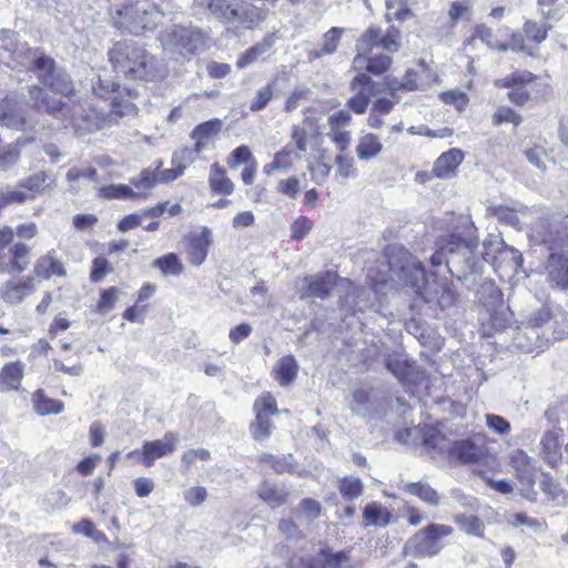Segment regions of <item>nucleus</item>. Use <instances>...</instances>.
I'll return each instance as SVG.
<instances>
[{
  "label": "nucleus",
  "instance_id": "f704fd0d",
  "mask_svg": "<svg viewBox=\"0 0 568 568\" xmlns=\"http://www.w3.org/2000/svg\"><path fill=\"white\" fill-rule=\"evenodd\" d=\"M540 226L542 231L539 233L542 243L552 246L560 245L566 236L565 230L558 221H541Z\"/></svg>",
  "mask_w": 568,
  "mask_h": 568
},
{
  "label": "nucleus",
  "instance_id": "79ce46f5",
  "mask_svg": "<svg viewBox=\"0 0 568 568\" xmlns=\"http://www.w3.org/2000/svg\"><path fill=\"white\" fill-rule=\"evenodd\" d=\"M416 438H419L422 440V444L426 447L434 449L444 448V446L442 445L444 436L436 427L432 425H424L422 427H417Z\"/></svg>",
  "mask_w": 568,
  "mask_h": 568
},
{
  "label": "nucleus",
  "instance_id": "ddd939ff",
  "mask_svg": "<svg viewBox=\"0 0 568 568\" xmlns=\"http://www.w3.org/2000/svg\"><path fill=\"white\" fill-rule=\"evenodd\" d=\"M179 435L166 432L162 439L144 442L142 446V464L150 468L156 459L172 455L179 444Z\"/></svg>",
  "mask_w": 568,
  "mask_h": 568
},
{
  "label": "nucleus",
  "instance_id": "0e129e2a",
  "mask_svg": "<svg viewBox=\"0 0 568 568\" xmlns=\"http://www.w3.org/2000/svg\"><path fill=\"white\" fill-rule=\"evenodd\" d=\"M251 427L255 439L267 438L272 433V423L265 415H255V422Z\"/></svg>",
  "mask_w": 568,
  "mask_h": 568
},
{
  "label": "nucleus",
  "instance_id": "c03bdc74",
  "mask_svg": "<svg viewBox=\"0 0 568 568\" xmlns=\"http://www.w3.org/2000/svg\"><path fill=\"white\" fill-rule=\"evenodd\" d=\"M261 462L270 464L276 474L295 471L296 465L292 462V456L278 457L272 454H263L260 458Z\"/></svg>",
  "mask_w": 568,
  "mask_h": 568
},
{
  "label": "nucleus",
  "instance_id": "e2e57ef3",
  "mask_svg": "<svg viewBox=\"0 0 568 568\" xmlns=\"http://www.w3.org/2000/svg\"><path fill=\"white\" fill-rule=\"evenodd\" d=\"M20 152L14 145L0 148V171H7L18 162Z\"/></svg>",
  "mask_w": 568,
  "mask_h": 568
},
{
  "label": "nucleus",
  "instance_id": "58836bf2",
  "mask_svg": "<svg viewBox=\"0 0 568 568\" xmlns=\"http://www.w3.org/2000/svg\"><path fill=\"white\" fill-rule=\"evenodd\" d=\"M52 183L53 180L44 171H39L20 180L19 186L34 193H43Z\"/></svg>",
  "mask_w": 568,
  "mask_h": 568
},
{
  "label": "nucleus",
  "instance_id": "e433bc0d",
  "mask_svg": "<svg viewBox=\"0 0 568 568\" xmlns=\"http://www.w3.org/2000/svg\"><path fill=\"white\" fill-rule=\"evenodd\" d=\"M258 496L272 508H276L286 503L287 491L270 483H263L258 487Z\"/></svg>",
  "mask_w": 568,
  "mask_h": 568
},
{
  "label": "nucleus",
  "instance_id": "a19ab883",
  "mask_svg": "<svg viewBox=\"0 0 568 568\" xmlns=\"http://www.w3.org/2000/svg\"><path fill=\"white\" fill-rule=\"evenodd\" d=\"M34 408L38 414L45 416L61 413L64 409V404L61 400L45 397L42 390H37L34 393Z\"/></svg>",
  "mask_w": 568,
  "mask_h": 568
},
{
  "label": "nucleus",
  "instance_id": "864d4df0",
  "mask_svg": "<svg viewBox=\"0 0 568 568\" xmlns=\"http://www.w3.org/2000/svg\"><path fill=\"white\" fill-rule=\"evenodd\" d=\"M253 162H256L250 148L246 145H240L235 148L229 159L227 164L231 169H235L241 164H251Z\"/></svg>",
  "mask_w": 568,
  "mask_h": 568
},
{
  "label": "nucleus",
  "instance_id": "4c0bfd02",
  "mask_svg": "<svg viewBox=\"0 0 568 568\" xmlns=\"http://www.w3.org/2000/svg\"><path fill=\"white\" fill-rule=\"evenodd\" d=\"M363 517L366 520L367 525L381 526L384 527L388 525L390 514L381 504L371 503L367 504L363 510Z\"/></svg>",
  "mask_w": 568,
  "mask_h": 568
},
{
  "label": "nucleus",
  "instance_id": "0eeeda50",
  "mask_svg": "<svg viewBox=\"0 0 568 568\" xmlns=\"http://www.w3.org/2000/svg\"><path fill=\"white\" fill-rule=\"evenodd\" d=\"M33 69L40 82L51 91L61 95H68L73 91L70 75L64 70L57 68L54 60L50 57L36 55Z\"/></svg>",
  "mask_w": 568,
  "mask_h": 568
},
{
  "label": "nucleus",
  "instance_id": "bb28decb",
  "mask_svg": "<svg viewBox=\"0 0 568 568\" xmlns=\"http://www.w3.org/2000/svg\"><path fill=\"white\" fill-rule=\"evenodd\" d=\"M298 371L295 357H281L273 366L272 374L281 386L293 383Z\"/></svg>",
  "mask_w": 568,
  "mask_h": 568
},
{
  "label": "nucleus",
  "instance_id": "de8ad7c7",
  "mask_svg": "<svg viewBox=\"0 0 568 568\" xmlns=\"http://www.w3.org/2000/svg\"><path fill=\"white\" fill-rule=\"evenodd\" d=\"M100 196L104 199L126 200L138 197L139 194L134 192L129 185L113 184L100 190Z\"/></svg>",
  "mask_w": 568,
  "mask_h": 568
},
{
  "label": "nucleus",
  "instance_id": "4468645a",
  "mask_svg": "<svg viewBox=\"0 0 568 568\" xmlns=\"http://www.w3.org/2000/svg\"><path fill=\"white\" fill-rule=\"evenodd\" d=\"M546 276L549 285L559 291H568V256L551 253L546 262Z\"/></svg>",
  "mask_w": 568,
  "mask_h": 568
},
{
  "label": "nucleus",
  "instance_id": "f8f14e48",
  "mask_svg": "<svg viewBox=\"0 0 568 568\" xmlns=\"http://www.w3.org/2000/svg\"><path fill=\"white\" fill-rule=\"evenodd\" d=\"M337 274L326 271L315 275L305 276L297 288L301 298H325L329 295L336 283Z\"/></svg>",
  "mask_w": 568,
  "mask_h": 568
},
{
  "label": "nucleus",
  "instance_id": "393cba45",
  "mask_svg": "<svg viewBox=\"0 0 568 568\" xmlns=\"http://www.w3.org/2000/svg\"><path fill=\"white\" fill-rule=\"evenodd\" d=\"M560 437H561V430L560 429H551L544 434L540 446L541 450L540 454L542 458L550 465H555L558 463L561 458V450H560Z\"/></svg>",
  "mask_w": 568,
  "mask_h": 568
},
{
  "label": "nucleus",
  "instance_id": "412c9836",
  "mask_svg": "<svg viewBox=\"0 0 568 568\" xmlns=\"http://www.w3.org/2000/svg\"><path fill=\"white\" fill-rule=\"evenodd\" d=\"M210 235V230L207 227H203L200 234L192 235L190 237L186 255L187 261L191 264L200 266L206 260L211 243Z\"/></svg>",
  "mask_w": 568,
  "mask_h": 568
},
{
  "label": "nucleus",
  "instance_id": "dca6fc26",
  "mask_svg": "<svg viewBox=\"0 0 568 568\" xmlns=\"http://www.w3.org/2000/svg\"><path fill=\"white\" fill-rule=\"evenodd\" d=\"M0 123L10 129L26 130L29 125L24 116V105L16 99H4L0 102Z\"/></svg>",
  "mask_w": 568,
  "mask_h": 568
},
{
  "label": "nucleus",
  "instance_id": "4be33fe9",
  "mask_svg": "<svg viewBox=\"0 0 568 568\" xmlns=\"http://www.w3.org/2000/svg\"><path fill=\"white\" fill-rule=\"evenodd\" d=\"M464 160V153L458 149L444 152L434 163V174L438 179H450L457 172Z\"/></svg>",
  "mask_w": 568,
  "mask_h": 568
},
{
  "label": "nucleus",
  "instance_id": "a878e982",
  "mask_svg": "<svg viewBox=\"0 0 568 568\" xmlns=\"http://www.w3.org/2000/svg\"><path fill=\"white\" fill-rule=\"evenodd\" d=\"M372 387L367 384L355 387L351 396L346 398L352 413L358 416H365L369 413Z\"/></svg>",
  "mask_w": 568,
  "mask_h": 568
},
{
  "label": "nucleus",
  "instance_id": "680f3d73",
  "mask_svg": "<svg viewBox=\"0 0 568 568\" xmlns=\"http://www.w3.org/2000/svg\"><path fill=\"white\" fill-rule=\"evenodd\" d=\"M254 412L255 415H276L277 414V406L275 398L270 395H263L255 399L254 403Z\"/></svg>",
  "mask_w": 568,
  "mask_h": 568
},
{
  "label": "nucleus",
  "instance_id": "4d7b16f0",
  "mask_svg": "<svg viewBox=\"0 0 568 568\" xmlns=\"http://www.w3.org/2000/svg\"><path fill=\"white\" fill-rule=\"evenodd\" d=\"M343 32V28L333 27L323 36L322 52L324 54L331 55L337 50Z\"/></svg>",
  "mask_w": 568,
  "mask_h": 568
},
{
  "label": "nucleus",
  "instance_id": "f3484780",
  "mask_svg": "<svg viewBox=\"0 0 568 568\" xmlns=\"http://www.w3.org/2000/svg\"><path fill=\"white\" fill-rule=\"evenodd\" d=\"M34 290L32 276H23L19 281H8L0 288V296L8 304H19Z\"/></svg>",
  "mask_w": 568,
  "mask_h": 568
},
{
  "label": "nucleus",
  "instance_id": "7ed1b4c3",
  "mask_svg": "<svg viewBox=\"0 0 568 568\" xmlns=\"http://www.w3.org/2000/svg\"><path fill=\"white\" fill-rule=\"evenodd\" d=\"M112 14L114 27L133 36L154 30L160 23L163 13L149 0H126Z\"/></svg>",
  "mask_w": 568,
  "mask_h": 568
},
{
  "label": "nucleus",
  "instance_id": "473e14b6",
  "mask_svg": "<svg viewBox=\"0 0 568 568\" xmlns=\"http://www.w3.org/2000/svg\"><path fill=\"white\" fill-rule=\"evenodd\" d=\"M402 489L430 506L439 505V495L426 483H403Z\"/></svg>",
  "mask_w": 568,
  "mask_h": 568
},
{
  "label": "nucleus",
  "instance_id": "bf43d9fd",
  "mask_svg": "<svg viewBox=\"0 0 568 568\" xmlns=\"http://www.w3.org/2000/svg\"><path fill=\"white\" fill-rule=\"evenodd\" d=\"M548 28L546 24H539L536 21L528 20L524 24V32L528 40L536 43L542 42L547 38Z\"/></svg>",
  "mask_w": 568,
  "mask_h": 568
},
{
  "label": "nucleus",
  "instance_id": "a18cd8bd",
  "mask_svg": "<svg viewBox=\"0 0 568 568\" xmlns=\"http://www.w3.org/2000/svg\"><path fill=\"white\" fill-rule=\"evenodd\" d=\"M489 215L495 216L499 222L518 227L520 221L515 210L504 205H490L487 207Z\"/></svg>",
  "mask_w": 568,
  "mask_h": 568
},
{
  "label": "nucleus",
  "instance_id": "ea45409f",
  "mask_svg": "<svg viewBox=\"0 0 568 568\" xmlns=\"http://www.w3.org/2000/svg\"><path fill=\"white\" fill-rule=\"evenodd\" d=\"M207 8L219 20L230 23L239 19V9L232 8L226 0H209Z\"/></svg>",
  "mask_w": 568,
  "mask_h": 568
},
{
  "label": "nucleus",
  "instance_id": "c756f323",
  "mask_svg": "<svg viewBox=\"0 0 568 568\" xmlns=\"http://www.w3.org/2000/svg\"><path fill=\"white\" fill-rule=\"evenodd\" d=\"M301 159V155L294 152L291 144H286L282 150L274 154V159L271 163L263 166V173L272 175L274 171H287L293 166L292 156Z\"/></svg>",
  "mask_w": 568,
  "mask_h": 568
},
{
  "label": "nucleus",
  "instance_id": "39448f33",
  "mask_svg": "<svg viewBox=\"0 0 568 568\" xmlns=\"http://www.w3.org/2000/svg\"><path fill=\"white\" fill-rule=\"evenodd\" d=\"M475 226L471 224L466 229V235L452 233L447 239V260L448 272L454 275L455 271L465 275L471 272L475 266L474 252L478 246V240L475 235Z\"/></svg>",
  "mask_w": 568,
  "mask_h": 568
},
{
  "label": "nucleus",
  "instance_id": "37998d69",
  "mask_svg": "<svg viewBox=\"0 0 568 568\" xmlns=\"http://www.w3.org/2000/svg\"><path fill=\"white\" fill-rule=\"evenodd\" d=\"M153 265L159 267L163 275H174L178 276L183 271V265L180 262L179 257L174 253L165 254L156 260H154Z\"/></svg>",
  "mask_w": 568,
  "mask_h": 568
},
{
  "label": "nucleus",
  "instance_id": "6ab92c4d",
  "mask_svg": "<svg viewBox=\"0 0 568 568\" xmlns=\"http://www.w3.org/2000/svg\"><path fill=\"white\" fill-rule=\"evenodd\" d=\"M349 550L333 551L331 548H322L312 559L310 568H352Z\"/></svg>",
  "mask_w": 568,
  "mask_h": 568
},
{
  "label": "nucleus",
  "instance_id": "052dcab7",
  "mask_svg": "<svg viewBox=\"0 0 568 568\" xmlns=\"http://www.w3.org/2000/svg\"><path fill=\"white\" fill-rule=\"evenodd\" d=\"M539 487L545 494L548 503L552 506L558 505V498L561 495V489L548 475L542 476Z\"/></svg>",
  "mask_w": 568,
  "mask_h": 568
},
{
  "label": "nucleus",
  "instance_id": "5fc2aeb1",
  "mask_svg": "<svg viewBox=\"0 0 568 568\" xmlns=\"http://www.w3.org/2000/svg\"><path fill=\"white\" fill-rule=\"evenodd\" d=\"M471 8L470 0L454 1L448 11L450 21L456 23L459 20H470Z\"/></svg>",
  "mask_w": 568,
  "mask_h": 568
},
{
  "label": "nucleus",
  "instance_id": "aec40b11",
  "mask_svg": "<svg viewBox=\"0 0 568 568\" xmlns=\"http://www.w3.org/2000/svg\"><path fill=\"white\" fill-rule=\"evenodd\" d=\"M448 454L460 464H474L484 457L485 450L483 446L477 445L471 439H462L450 445Z\"/></svg>",
  "mask_w": 568,
  "mask_h": 568
},
{
  "label": "nucleus",
  "instance_id": "3c124183",
  "mask_svg": "<svg viewBox=\"0 0 568 568\" xmlns=\"http://www.w3.org/2000/svg\"><path fill=\"white\" fill-rule=\"evenodd\" d=\"M338 489L346 500H353L362 495L363 484L358 478L345 477L339 481Z\"/></svg>",
  "mask_w": 568,
  "mask_h": 568
},
{
  "label": "nucleus",
  "instance_id": "c85d7f7f",
  "mask_svg": "<svg viewBox=\"0 0 568 568\" xmlns=\"http://www.w3.org/2000/svg\"><path fill=\"white\" fill-rule=\"evenodd\" d=\"M24 366L17 361L7 364L0 372V390H17L23 377Z\"/></svg>",
  "mask_w": 568,
  "mask_h": 568
},
{
  "label": "nucleus",
  "instance_id": "49530a36",
  "mask_svg": "<svg viewBox=\"0 0 568 568\" xmlns=\"http://www.w3.org/2000/svg\"><path fill=\"white\" fill-rule=\"evenodd\" d=\"M455 523L459 528L468 535L481 536L484 531V525L479 518L475 516H466L463 514L455 515Z\"/></svg>",
  "mask_w": 568,
  "mask_h": 568
},
{
  "label": "nucleus",
  "instance_id": "f03ea898",
  "mask_svg": "<svg viewBox=\"0 0 568 568\" xmlns=\"http://www.w3.org/2000/svg\"><path fill=\"white\" fill-rule=\"evenodd\" d=\"M108 54L115 72L125 78L149 81L161 75L156 58L134 41L116 42Z\"/></svg>",
  "mask_w": 568,
  "mask_h": 568
},
{
  "label": "nucleus",
  "instance_id": "cd10ccee",
  "mask_svg": "<svg viewBox=\"0 0 568 568\" xmlns=\"http://www.w3.org/2000/svg\"><path fill=\"white\" fill-rule=\"evenodd\" d=\"M33 273L37 277L49 280L52 275L65 276V270L60 261L49 252L41 256L33 268Z\"/></svg>",
  "mask_w": 568,
  "mask_h": 568
},
{
  "label": "nucleus",
  "instance_id": "b1692460",
  "mask_svg": "<svg viewBox=\"0 0 568 568\" xmlns=\"http://www.w3.org/2000/svg\"><path fill=\"white\" fill-rule=\"evenodd\" d=\"M11 262L0 263V272L2 273H21L29 266V253L30 248L24 243H14L10 250Z\"/></svg>",
  "mask_w": 568,
  "mask_h": 568
},
{
  "label": "nucleus",
  "instance_id": "5701e85b",
  "mask_svg": "<svg viewBox=\"0 0 568 568\" xmlns=\"http://www.w3.org/2000/svg\"><path fill=\"white\" fill-rule=\"evenodd\" d=\"M367 51H358L353 60L355 69H362L366 64V70L374 74L379 75L387 71L392 64L393 59L387 54H376L366 57Z\"/></svg>",
  "mask_w": 568,
  "mask_h": 568
},
{
  "label": "nucleus",
  "instance_id": "423d86ee",
  "mask_svg": "<svg viewBox=\"0 0 568 568\" xmlns=\"http://www.w3.org/2000/svg\"><path fill=\"white\" fill-rule=\"evenodd\" d=\"M452 532L450 526L430 524L406 541L403 552L416 558L432 557L440 550L438 541Z\"/></svg>",
  "mask_w": 568,
  "mask_h": 568
},
{
  "label": "nucleus",
  "instance_id": "13d9d810",
  "mask_svg": "<svg viewBox=\"0 0 568 568\" xmlns=\"http://www.w3.org/2000/svg\"><path fill=\"white\" fill-rule=\"evenodd\" d=\"M195 159V151H192L191 148H183L173 153L172 165L179 168L178 173H184L185 169L191 165Z\"/></svg>",
  "mask_w": 568,
  "mask_h": 568
},
{
  "label": "nucleus",
  "instance_id": "f257e3e1",
  "mask_svg": "<svg viewBox=\"0 0 568 568\" xmlns=\"http://www.w3.org/2000/svg\"><path fill=\"white\" fill-rule=\"evenodd\" d=\"M385 257L392 278L397 277L426 303L438 298L443 304L446 298L453 300V292L446 290L437 280L434 273L427 274L423 263L410 252L400 245H388L385 248Z\"/></svg>",
  "mask_w": 568,
  "mask_h": 568
},
{
  "label": "nucleus",
  "instance_id": "338daca9",
  "mask_svg": "<svg viewBox=\"0 0 568 568\" xmlns=\"http://www.w3.org/2000/svg\"><path fill=\"white\" fill-rule=\"evenodd\" d=\"M276 191L290 199H295L301 191L300 180L295 176L281 180L277 184Z\"/></svg>",
  "mask_w": 568,
  "mask_h": 568
},
{
  "label": "nucleus",
  "instance_id": "a211bd4d",
  "mask_svg": "<svg viewBox=\"0 0 568 568\" xmlns=\"http://www.w3.org/2000/svg\"><path fill=\"white\" fill-rule=\"evenodd\" d=\"M162 163L159 162L155 170L145 169L141 172V174L138 178L131 179V184H133L138 189H144L150 190L152 189L158 182L166 183L174 181L179 176L183 175V173H178L179 168L173 166L172 169H166L163 171H160L159 174L155 173V171L160 170Z\"/></svg>",
  "mask_w": 568,
  "mask_h": 568
},
{
  "label": "nucleus",
  "instance_id": "09e8293b",
  "mask_svg": "<svg viewBox=\"0 0 568 568\" xmlns=\"http://www.w3.org/2000/svg\"><path fill=\"white\" fill-rule=\"evenodd\" d=\"M274 95V83H268L262 88H260L250 104V110L252 112H258L266 108L268 102L273 99Z\"/></svg>",
  "mask_w": 568,
  "mask_h": 568
},
{
  "label": "nucleus",
  "instance_id": "2f4dec72",
  "mask_svg": "<svg viewBox=\"0 0 568 568\" xmlns=\"http://www.w3.org/2000/svg\"><path fill=\"white\" fill-rule=\"evenodd\" d=\"M210 187L219 194H231L234 191L233 182L226 176V171L219 164L211 165L209 176Z\"/></svg>",
  "mask_w": 568,
  "mask_h": 568
},
{
  "label": "nucleus",
  "instance_id": "9d476101",
  "mask_svg": "<svg viewBox=\"0 0 568 568\" xmlns=\"http://www.w3.org/2000/svg\"><path fill=\"white\" fill-rule=\"evenodd\" d=\"M372 303V290L348 285L347 291L339 301L341 320L346 327L354 325V318L357 313H363L369 308Z\"/></svg>",
  "mask_w": 568,
  "mask_h": 568
},
{
  "label": "nucleus",
  "instance_id": "774afa93",
  "mask_svg": "<svg viewBox=\"0 0 568 568\" xmlns=\"http://www.w3.org/2000/svg\"><path fill=\"white\" fill-rule=\"evenodd\" d=\"M207 498V491L204 487L194 486L184 491V500L192 507L201 506Z\"/></svg>",
  "mask_w": 568,
  "mask_h": 568
},
{
  "label": "nucleus",
  "instance_id": "9b49d317",
  "mask_svg": "<svg viewBox=\"0 0 568 568\" xmlns=\"http://www.w3.org/2000/svg\"><path fill=\"white\" fill-rule=\"evenodd\" d=\"M374 47H381L384 50L394 53L400 48V33L394 27L381 37V30L377 28L367 29L357 41V51H371Z\"/></svg>",
  "mask_w": 568,
  "mask_h": 568
},
{
  "label": "nucleus",
  "instance_id": "1a4fd4ad",
  "mask_svg": "<svg viewBox=\"0 0 568 568\" xmlns=\"http://www.w3.org/2000/svg\"><path fill=\"white\" fill-rule=\"evenodd\" d=\"M30 100L33 102V106L38 110L44 109L49 114L61 119L62 121H70L73 123L75 129L80 128L78 121V110L80 105L62 102L61 100L49 99L43 90L38 85H32L29 89Z\"/></svg>",
  "mask_w": 568,
  "mask_h": 568
},
{
  "label": "nucleus",
  "instance_id": "c9c22d12",
  "mask_svg": "<svg viewBox=\"0 0 568 568\" xmlns=\"http://www.w3.org/2000/svg\"><path fill=\"white\" fill-rule=\"evenodd\" d=\"M385 365L402 382L413 383L417 379L418 373L415 375L414 367L407 357L403 361L402 357H388Z\"/></svg>",
  "mask_w": 568,
  "mask_h": 568
},
{
  "label": "nucleus",
  "instance_id": "6e6552de",
  "mask_svg": "<svg viewBox=\"0 0 568 568\" xmlns=\"http://www.w3.org/2000/svg\"><path fill=\"white\" fill-rule=\"evenodd\" d=\"M511 465L519 483L520 495L531 503L537 501L538 493L535 489L537 468L534 459L524 450L517 449L511 455Z\"/></svg>",
  "mask_w": 568,
  "mask_h": 568
},
{
  "label": "nucleus",
  "instance_id": "69168bd1",
  "mask_svg": "<svg viewBox=\"0 0 568 568\" xmlns=\"http://www.w3.org/2000/svg\"><path fill=\"white\" fill-rule=\"evenodd\" d=\"M560 0H537L539 11L546 19L557 20L561 17Z\"/></svg>",
  "mask_w": 568,
  "mask_h": 568
},
{
  "label": "nucleus",
  "instance_id": "7c9ffc66",
  "mask_svg": "<svg viewBox=\"0 0 568 568\" xmlns=\"http://www.w3.org/2000/svg\"><path fill=\"white\" fill-rule=\"evenodd\" d=\"M275 42L274 34H267L261 42L248 48L239 59L236 65L239 69H244L254 63L258 57L268 51Z\"/></svg>",
  "mask_w": 568,
  "mask_h": 568
},
{
  "label": "nucleus",
  "instance_id": "2eb2a0df",
  "mask_svg": "<svg viewBox=\"0 0 568 568\" xmlns=\"http://www.w3.org/2000/svg\"><path fill=\"white\" fill-rule=\"evenodd\" d=\"M534 78V74L528 71L515 72L497 80L495 84L501 88H510L511 90L508 92L509 100L516 104H524L529 99V94L524 85L530 83Z\"/></svg>",
  "mask_w": 568,
  "mask_h": 568
},
{
  "label": "nucleus",
  "instance_id": "72a5a7b5",
  "mask_svg": "<svg viewBox=\"0 0 568 568\" xmlns=\"http://www.w3.org/2000/svg\"><path fill=\"white\" fill-rule=\"evenodd\" d=\"M382 150L383 144L381 143L378 136L372 133L363 135L356 145L357 158L362 161H369L376 158L382 152Z\"/></svg>",
  "mask_w": 568,
  "mask_h": 568
},
{
  "label": "nucleus",
  "instance_id": "8fccbe9b",
  "mask_svg": "<svg viewBox=\"0 0 568 568\" xmlns=\"http://www.w3.org/2000/svg\"><path fill=\"white\" fill-rule=\"evenodd\" d=\"M222 122L217 119L196 125L191 132V139H205L217 135L221 132Z\"/></svg>",
  "mask_w": 568,
  "mask_h": 568
},
{
  "label": "nucleus",
  "instance_id": "603ef678",
  "mask_svg": "<svg viewBox=\"0 0 568 568\" xmlns=\"http://www.w3.org/2000/svg\"><path fill=\"white\" fill-rule=\"evenodd\" d=\"M138 114V108L129 101H116L112 103V110L109 114L108 124L115 123L118 119L125 115L135 116Z\"/></svg>",
  "mask_w": 568,
  "mask_h": 568
},
{
  "label": "nucleus",
  "instance_id": "6e6d98bb",
  "mask_svg": "<svg viewBox=\"0 0 568 568\" xmlns=\"http://www.w3.org/2000/svg\"><path fill=\"white\" fill-rule=\"evenodd\" d=\"M369 101L371 92L365 89H358V92H355V95L351 97L346 101V106L356 114H363L366 112Z\"/></svg>",
  "mask_w": 568,
  "mask_h": 568
},
{
  "label": "nucleus",
  "instance_id": "20e7f679",
  "mask_svg": "<svg viewBox=\"0 0 568 568\" xmlns=\"http://www.w3.org/2000/svg\"><path fill=\"white\" fill-rule=\"evenodd\" d=\"M158 39L165 51L190 61L206 48L207 36L195 26L173 24L162 30Z\"/></svg>",
  "mask_w": 568,
  "mask_h": 568
}]
</instances>
